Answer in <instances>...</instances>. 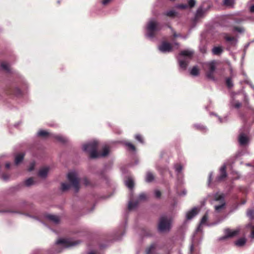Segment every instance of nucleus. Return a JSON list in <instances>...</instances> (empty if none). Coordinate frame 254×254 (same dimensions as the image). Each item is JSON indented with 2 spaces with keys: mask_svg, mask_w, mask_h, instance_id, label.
Segmentation results:
<instances>
[{
  "mask_svg": "<svg viewBox=\"0 0 254 254\" xmlns=\"http://www.w3.org/2000/svg\"><path fill=\"white\" fill-rule=\"evenodd\" d=\"M45 218L48 221L52 222L54 224H58L60 222V217L54 214H46L44 216Z\"/></svg>",
  "mask_w": 254,
  "mask_h": 254,
  "instance_id": "nucleus-15",
  "label": "nucleus"
},
{
  "mask_svg": "<svg viewBox=\"0 0 254 254\" xmlns=\"http://www.w3.org/2000/svg\"><path fill=\"white\" fill-rule=\"evenodd\" d=\"M0 66L2 69L4 70L6 72H10L11 68L9 64L6 63V62H3L0 64Z\"/></svg>",
  "mask_w": 254,
  "mask_h": 254,
  "instance_id": "nucleus-25",
  "label": "nucleus"
},
{
  "mask_svg": "<svg viewBox=\"0 0 254 254\" xmlns=\"http://www.w3.org/2000/svg\"><path fill=\"white\" fill-rule=\"evenodd\" d=\"M84 184L86 186H87L88 184V182L86 179L84 180Z\"/></svg>",
  "mask_w": 254,
  "mask_h": 254,
  "instance_id": "nucleus-59",
  "label": "nucleus"
},
{
  "mask_svg": "<svg viewBox=\"0 0 254 254\" xmlns=\"http://www.w3.org/2000/svg\"><path fill=\"white\" fill-rule=\"evenodd\" d=\"M125 184L127 188L131 189L133 187L134 183L133 180L129 178L125 181Z\"/></svg>",
  "mask_w": 254,
  "mask_h": 254,
  "instance_id": "nucleus-31",
  "label": "nucleus"
},
{
  "mask_svg": "<svg viewBox=\"0 0 254 254\" xmlns=\"http://www.w3.org/2000/svg\"><path fill=\"white\" fill-rule=\"evenodd\" d=\"M186 194H187V191H186V190H184L182 191V192L180 194V195H185Z\"/></svg>",
  "mask_w": 254,
  "mask_h": 254,
  "instance_id": "nucleus-54",
  "label": "nucleus"
},
{
  "mask_svg": "<svg viewBox=\"0 0 254 254\" xmlns=\"http://www.w3.org/2000/svg\"><path fill=\"white\" fill-rule=\"evenodd\" d=\"M242 21V20L241 19H239L236 20L235 23H238L241 22Z\"/></svg>",
  "mask_w": 254,
  "mask_h": 254,
  "instance_id": "nucleus-57",
  "label": "nucleus"
},
{
  "mask_svg": "<svg viewBox=\"0 0 254 254\" xmlns=\"http://www.w3.org/2000/svg\"><path fill=\"white\" fill-rule=\"evenodd\" d=\"M194 127L198 130H199L200 131L202 132H206L207 130V127L202 125L200 124H194Z\"/></svg>",
  "mask_w": 254,
  "mask_h": 254,
  "instance_id": "nucleus-30",
  "label": "nucleus"
},
{
  "mask_svg": "<svg viewBox=\"0 0 254 254\" xmlns=\"http://www.w3.org/2000/svg\"><path fill=\"white\" fill-rule=\"evenodd\" d=\"M236 95H237V94L236 93H233L231 94L232 99L230 101V106L232 107H234L236 109H239L241 107L242 104L239 101L236 100L235 99L234 97Z\"/></svg>",
  "mask_w": 254,
  "mask_h": 254,
  "instance_id": "nucleus-18",
  "label": "nucleus"
},
{
  "mask_svg": "<svg viewBox=\"0 0 254 254\" xmlns=\"http://www.w3.org/2000/svg\"><path fill=\"white\" fill-rule=\"evenodd\" d=\"M147 198V195L145 193H141L138 197L137 200L135 202L129 201L128 205V208L129 210H132L137 207L138 203L140 201L146 200Z\"/></svg>",
  "mask_w": 254,
  "mask_h": 254,
  "instance_id": "nucleus-12",
  "label": "nucleus"
},
{
  "mask_svg": "<svg viewBox=\"0 0 254 254\" xmlns=\"http://www.w3.org/2000/svg\"><path fill=\"white\" fill-rule=\"evenodd\" d=\"M125 144L127 146L128 150L133 152L135 151V147L132 143L130 142H126Z\"/></svg>",
  "mask_w": 254,
  "mask_h": 254,
  "instance_id": "nucleus-36",
  "label": "nucleus"
},
{
  "mask_svg": "<svg viewBox=\"0 0 254 254\" xmlns=\"http://www.w3.org/2000/svg\"><path fill=\"white\" fill-rule=\"evenodd\" d=\"M209 197L216 212L220 213L225 208L226 202L224 193L217 192L209 195Z\"/></svg>",
  "mask_w": 254,
  "mask_h": 254,
  "instance_id": "nucleus-2",
  "label": "nucleus"
},
{
  "mask_svg": "<svg viewBox=\"0 0 254 254\" xmlns=\"http://www.w3.org/2000/svg\"><path fill=\"white\" fill-rule=\"evenodd\" d=\"M200 50L202 53H205L207 51V49L205 46H203L200 47Z\"/></svg>",
  "mask_w": 254,
  "mask_h": 254,
  "instance_id": "nucleus-48",
  "label": "nucleus"
},
{
  "mask_svg": "<svg viewBox=\"0 0 254 254\" xmlns=\"http://www.w3.org/2000/svg\"><path fill=\"white\" fill-rule=\"evenodd\" d=\"M175 44H176V45H177L178 46V45H179V44H178V43H175Z\"/></svg>",
  "mask_w": 254,
  "mask_h": 254,
  "instance_id": "nucleus-64",
  "label": "nucleus"
},
{
  "mask_svg": "<svg viewBox=\"0 0 254 254\" xmlns=\"http://www.w3.org/2000/svg\"><path fill=\"white\" fill-rule=\"evenodd\" d=\"M135 138L139 142H140L141 143H143V138H142V137L140 135H139V134L135 135Z\"/></svg>",
  "mask_w": 254,
  "mask_h": 254,
  "instance_id": "nucleus-43",
  "label": "nucleus"
},
{
  "mask_svg": "<svg viewBox=\"0 0 254 254\" xmlns=\"http://www.w3.org/2000/svg\"><path fill=\"white\" fill-rule=\"evenodd\" d=\"M154 194L156 198H159L161 195V191L158 190H154Z\"/></svg>",
  "mask_w": 254,
  "mask_h": 254,
  "instance_id": "nucleus-44",
  "label": "nucleus"
},
{
  "mask_svg": "<svg viewBox=\"0 0 254 254\" xmlns=\"http://www.w3.org/2000/svg\"><path fill=\"white\" fill-rule=\"evenodd\" d=\"M67 178L73 188L75 191L77 192L79 190L80 186L79 180L76 172L74 171L69 172L67 175Z\"/></svg>",
  "mask_w": 254,
  "mask_h": 254,
  "instance_id": "nucleus-8",
  "label": "nucleus"
},
{
  "mask_svg": "<svg viewBox=\"0 0 254 254\" xmlns=\"http://www.w3.org/2000/svg\"><path fill=\"white\" fill-rule=\"evenodd\" d=\"M80 243L79 241H73L69 239H60L56 242V245H60L62 248H69L75 246Z\"/></svg>",
  "mask_w": 254,
  "mask_h": 254,
  "instance_id": "nucleus-9",
  "label": "nucleus"
},
{
  "mask_svg": "<svg viewBox=\"0 0 254 254\" xmlns=\"http://www.w3.org/2000/svg\"><path fill=\"white\" fill-rule=\"evenodd\" d=\"M161 29L160 24L154 18H151L147 22L145 26V36L150 40L153 39Z\"/></svg>",
  "mask_w": 254,
  "mask_h": 254,
  "instance_id": "nucleus-3",
  "label": "nucleus"
},
{
  "mask_svg": "<svg viewBox=\"0 0 254 254\" xmlns=\"http://www.w3.org/2000/svg\"><path fill=\"white\" fill-rule=\"evenodd\" d=\"M204 13V11L201 7H199L196 11V16L197 17L201 16Z\"/></svg>",
  "mask_w": 254,
  "mask_h": 254,
  "instance_id": "nucleus-41",
  "label": "nucleus"
},
{
  "mask_svg": "<svg viewBox=\"0 0 254 254\" xmlns=\"http://www.w3.org/2000/svg\"><path fill=\"white\" fill-rule=\"evenodd\" d=\"M193 52L190 50H184L182 51L179 57L178 61L180 67L186 70L189 62V60L191 58Z\"/></svg>",
  "mask_w": 254,
  "mask_h": 254,
  "instance_id": "nucleus-4",
  "label": "nucleus"
},
{
  "mask_svg": "<svg viewBox=\"0 0 254 254\" xmlns=\"http://www.w3.org/2000/svg\"><path fill=\"white\" fill-rule=\"evenodd\" d=\"M233 31L234 32L242 33L245 31V29L242 27H234Z\"/></svg>",
  "mask_w": 254,
  "mask_h": 254,
  "instance_id": "nucleus-40",
  "label": "nucleus"
},
{
  "mask_svg": "<svg viewBox=\"0 0 254 254\" xmlns=\"http://www.w3.org/2000/svg\"><path fill=\"white\" fill-rule=\"evenodd\" d=\"M226 83L227 87L229 88H231L233 86V82L231 78L228 77L226 79Z\"/></svg>",
  "mask_w": 254,
  "mask_h": 254,
  "instance_id": "nucleus-39",
  "label": "nucleus"
},
{
  "mask_svg": "<svg viewBox=\"0 0 254 254\" xmlns=\"http://www.w3.org/2000/svg\"><path fill=\"white\" fill-rule=\"evenodd\" d=\"M37 135L44 138L53 137L57 139L58 141L65 143L67 141L68 139L64 136L61 134H54L50 133L46 130L41 129L37 132Z\"/></svg>",
  "mask_w": 254,
  "mask_h": 254,
  "instance_id": "nucleus-5",
  "label": "nucleus"
},
{
  "mask_svg": "<svg viewBox=\"0 0 254 254\" xmlns=\"http://www.w3.org/2000/svg\"><path fill=\"white\" fill-rule=\"evenodd\" d=\"M248 128L241 129L238 137V141L240 145H245L249 142V138L248 137Z\"/></svg>",
  "mask_w": 254,
  "mask_h": 254,
  "instance_id": "nucleus-10",
  "label": "nucleus"
},
{
  "mask_svg": "<svg viewBox=\"0 0 254 254\" xmlns=\"http://www.w3.org/2000/svg\"><path fill=\"white\" fill-rule=\"evenodd\" d=\"M251 87L254 90V85L252 83L250 84Z\"/></svg>",
  "mask_w": 254,
  "mask_h": 254,
  "instance_id": "nucleus-60",
  "label": "nucleus"
},
{
  "mask_svg": "<svg viewBox=\"0 0 254 254\" xmlns=\"http://www.w3.org/2000/svg\"><path fill=\"white\" fill-rule=\"evenodd\" d=\"M145 180L147 183L152 182L154 180V176L151 172L149 171L147 172Z\"/></svg>",
  "mask_w": 254,
  "mask_h": 254,
  "instance_id": "nucleus-26",
  "label": "nucleus"
},
{
  "mask_svg": "<svg viewBox=\"0 0 254 254\" xmlns=\"http://www.w3.org/2000/svg\"><path fill=\"white\" fill-rule=\"evenodd\" d=\"M226 165L224 164L220 169V175L216 178L218 181L223 180L227 177V173L226 172Z\"/></svg>",
  "mask_w": 254,
  "mask_h": 254,
  "instance_id": "nucleus-16",
  "label": "nucleus"
},
{
  "mask_svg": "<svg viewBox=\"0 0 254 254\" xmlns=\"http://www.w3.org/2000/svg\"><path fill=\"white\" fill-rule=\"evenodd\" d=\"M234 0H224V4L227 6H232L234 4Z\"/></svg>",
  "mask_w": 254,
  "mask_h": 254,
  "instance_id": "nucleus-38",
  "label": "nucleus"
},
{
  "mask_svg": "<svg viewBox=\"0 0 254 254\" xmlns=\"http://www.w3.org/2000/svg\"><path fill=\"white\" fill-rule=\"evenodd\" d=\"M27 87V84L26 83H24V87H23V88H26Z\"/></svg>",
  "mask_w": 254,
  "mask_h": 254,
  "instance_id": "nucleus-61",
  "label": "nucleus"
},
{
  "mask_svg": "<svg viewBox=\"0 0 254 254\" xmlns=\"http://www.w3.org/2000/svg\"><path fill=\"white\" fill-rule=\"evenodd\" d=\"M224 38L227 41L231 42L232 45L235 46L237 43V39L235 37L230 36L226 34Z\"/></svg>",
  "mask_w": 254,
  "mask_h": 254,
  "instance_id": "nucleus-23",
  "label": "nucleus"
},
{
  "mask_svg": "<svg viewBox=\"0 0 254 254\" xmlns=\"http://www.w3.org/2000/svg\"><path fill=\"white\" fill-rule=\"evenodd\" d=\"M250 237L252 239H254V226L252 227V232Z\"/></svg>",
  "mask_w": 254,
  "mask_h": 254,
  "instance_id": "nucleus-52",
  "label": "nucleus"
},
{
  "mask_svg": "<svg viewBox=\"0 0 254 254\" xmlns=\"http://www.w3.org/2000/svg\"><path fill=\"white\" fill-rule=\"evenodd\" d=\"M173 46L169 43L163 42L159 46L158 49L162 53H169L172 50Z\"/></svg>",
  "mask_w": 254,
  "mask_h": 254,
  "instance_id": "nucleus-14",
  "label": "nucleus"
},
{
  "mask_svg": "<svg viewBox=\"0 0 254 254\" xmlns=\"http://www.w3.org/2000/svg\"><path fill=\"white\" fill-rule=\"evenodd\" d=\"M174 169L177 176V178L178 179H181L182 178V170L183 166L180 163H177L174 165Z\"/></svg>",
  "mask_w": 254,
  "mask_h": 254,
  "instance_id": "nucleus-19",
  "label": "nucleus"
},
{
  "mask_svg": "<svg viewBox=\"0 0 254 254\" xmlns=\"http://www.w3.org/2000/svg\"><path fill=\"white\" fill-rule=\"evenodd\" d=\"M198 213V210L197 207H194L186 214V218L188 220H190L194 217Z\"/></svg>",
  "mask_w": 254,
  "mask_h": 254,
  "instance_id": "nucleus-20",
  "label": "nucleus"
},
{
  "mask_svg": "<svg viewBox=\"0 0 254 254\" xmlns=\"http://www.w3.org/2000/svg\"><path fill=\"white\" fill-rule=\"evenodd\" d=\"M208 211H206L205 214L202 217L199 225L198 226L196 230V233H197L198 232H201L202 231V226H211L215 225L217 224V223H208Z\"/></svg>",
  "mask_w": 254,
  "mask_h": 254,
  "instance_id": "nucleus-11",
  "label": "nucleus"
},
{
  "mask_svg": "<svg viewBox=\"0 0 254 254\" xmlns=\"http://www.w3.org/2000/svg\"><path fill=\"white\" fill-rule=\"evenodd\" d=\"M35 164V163L34 162H32V163H31L30 165L28 168L29 171H32L34 169Z\"/></svg>",
  "mask_w": 254,
  "mask_h": 254,
  "instance_id": "nucleus-47",
  "label": "nucleus"
},
{
  "mask_svg": "<svg viewBox=\"0 0 254 254\" xmlns=\"http://www.w3.org/2000/svg\"><path fill=\"white\" fill-rule=\"evenodd\" d=\"M10 166V163H6L5 164V167H6L7 169L9 168Z\"/></svg>",
  "mask_w": 254,
  "mask_h": 254,
  "instance_id": "nucleus-56",
  "label": "nucleus"
},
{
  "mask_svg": "<svg viewBox=\"0 0 254 254\" xmlns=\"http://www.w3.org/2000/svg\"><path fill=\"white\" fill-rule=\"evenodd\" d=\"M144 235L145 236H149V234H148V233H145V234L144 233Z\"/></svg>",
  "mask_w": 254,
  "mask_h": 254,
  "instance_id": "nucleus-63",
  "label": "nucleus"
},
{
  "mask_svg": "<svg viewBox=\"0 0 254 254\" xmlns=\"http://www.w3.org/2000/svg\"><path fill=\"white\" fill-rule=\"evenodd\" d=\"M97 146L98 142L93 140L83 144L82 149L84 151L89 153L91 158L105 157L109 154V149L108 146H105L103 148V152L100 153L97 151Z\"/></svg>",
  "mask_w": 254,
  "mask_h": 254,
  "instance_id": "nucleus-1",
  "label": "nucleus"
},
{
  "mask_svg": "<svg viewBox=\"0 0 254 254\" xmlns=\"http://www.w3.org/2000/svg\"><path fill=\"white\" fill-rule=\"evenodd\" d=\"M174 36L175 37H180V36H180V35H178V34H177L176 33H174Z\"/></svg>",
  "mask_w": 254,
  "mask_h": 254,
  "instance_id": "nucleus-58",
  "label": "nucleus"
},
{
  "mask_svg": "<svg viewBox=\"0 0 254 254\" xmlns=\"http://www.w3.org/2000/svg\"><path fill=\"white\" fill-rule=\"evenodd\" d=\"M247 216L251 219L254 218V210L253 209L248 210Z\"/></svg>",
  "mask_w": 254,
  "mask_h": 254,
  "instance_id": "nucleus-42",
  "label": "nucleus"
},
{
  "mask_svg": "<svg viewBox=\"0 0 254 254\" xmlns=\"http://www.w3.org/2000/svg\"><path fill=\"white\" fill-rule=\"evenodd\" d=\"M50 169V168L48 166L42 168L39 171L38 176L42 178H46Z\"/></svg>",
  "mask_w": 254,
  "mask_h": 254,
  "instance_id": "nucleus-21",
  "label": "nucleus"
},
{
  "mask_svg": "<svg viewBox=\"0 0 254 254\" xmlns=\"http://www.w3.org/2000/svg\"><path fill=\"white\" fill-rule=\"evenodd\" d=\"M240 229L237 228L234 230H231L230 229H226L224 230L225 236L220 238V240H224L227 238L233 237L237 236L240 232Z\"/></svg>",
  "mask_w": 254,
  "mask_h": 254,
  "instance_id": "nucleus-13",
  "label": "nucleus"
},
{
  "mask_svg": "<svg viewBox=\"0 0 254 254\" xmlns=\"http://www.w3.org/2000/svg\"><path fill=\"white\" fill-rule=\"evenodd\" d=\"M36 183V181L33 178H29L26 180L24 182V185L26 187H30L32 185H35Z\"/></svg>",
  "mask_w": 254,
  "mask_h": 254,
  "instance_id": "nucleus-28",
  "label": "nucleus"
},
{
  "mask_svg": "<svg viewBox=\"0 0 254 254\" xmlns=\"http://www.w3.org/2000/svg\"><path fill=\"white\" fill-rule=\"evenodd\" d=\"M8 177L5 175H3L2 176V179L4 181H7L8 180Z\"/></svg>",
  "mask_w": 254,
  "mask_h": 254,
  "instance_id": "nucleus-53",
  "label": "nucleus"
},
{
  "mask_svg": "<svg viewBox=\"0 0 254 254\" xmlns=\"http://www.w3.org/2000/svg\"><path fill=\"white\" fill-rule=\"evenodd\" d=\"M203 66L207 78L212 80H215L214 73L216 69L215 61H213L206 63L204 64Z\"/></svg>",
  "mask_w": 254,
  "mask_h": 254,
  "instance_id": "nucleus-7",
  "label": "nucleus"
},
{
  "mask_svg": "<svg viewBox=\"0 0 254 254\" xmlns=\"http://www.w3.org/2000/svg\"><path fill=\"white\" fill-rule=\"evenodd\" d=\"M88 254H95V253H94L93 252L91 251V252H90L88 253Z\"/></svg>",
  "mask_w": 254,
  "mask_h": 254,
  "instance_id": "nucleus-62",
  "label": "nucleus"
},
{
  "mask_svg": "<svg viewBox=\"0 0 254 254\" xmlns=\"http://www.w3.org/2000/svg\"><path fill=\"white\" fill-rule=\"evenodd\" d=\"M211 114L216 116L218 118V120L220 123H226L229 120L228 116H227V115H226L224 117H223V118H221L219 116H217L216 114H214L213 113H212Z\"/></svg>",
  "mask_w": 254,
  "mask_h": 254,
  "instance_id": "nucleus-32",
  "label": "nucleus"
},
{
  "mask_svg": "<svg viewBox=\"0 0 254 254\" xmlns=\"http://www.w3.org/2000/svg\"><path fill=\"white\" fill-rule=\"evenodd\" d=\"M190 254H195V250L194 248L193 244H191V245L190 247Z\"/></svg>",
  "mask_w": 254,
  "mask_h": 254,
  "instance_id": "nucleus-46",
  "label": "nucleus"
},
{
  "mask_svg": "<svg viewBox=\"0 0 254 254\" xmlns=\"http://www.w3.org/2000/svg\"><path fill=\"white\" fill-rule=\"evenodd\" d=\"M112 0H102V4L104 5H106L108 4L109 2L111 1Z\"/></svg>",
  "mask_w": 254,
  "mask_h": 254,
  "instance_id": "nucleus-49",
  "label": "nucleus"
},
{
  "mask_svg": "<svg viewBox=\"0 0 254 254\" xmlns=\"http://www.w3.org/2000/svg\"><path fill=\"white\" fill-rule=\"evenodd\" d=\"M171 219L166 216H161L158 223V230L161 232L169 231L171 228Z\"/></svg>",
  "mask_w": 254,
  "mask_h": 254,
  "instance_id": "nucleus-6",
  "label": "nucleus"
},
{
  "mask_svg": "<svg viewBox=\"0 0 254 254\" xmlns=\"http://www.w3.org/2000/svg\"><path fill=\"white\" fill-rule=\"evenodd\" d=\"M157 250V245L155 244H152L146 250V254H155Z\"/></svg>",
  "mask_w": 254,
  "mask_h": 254,
  "instance_id": "nucleus-22",
  "label": "nucleus"
},
{
  "mask_svg": "<svg viewBox=\"0 0 254 254\" xmlns=\"http://www.w3.org/2000/svg\"><path fill=\"white\" fill-rule=\"evenodd\" d=\"M176 7L181 9H185L187 7V5L186 4H179Z\"/></svg>",
  "mask_w": 254,
  "mask_h": 254,
  "instance_id": "nucleus-50",
  "label": "nucleus"
},
{
  "mask_svg": "<svg viewBox=\"0 0 254 254\" xmlns=\"http://www.w3.org/2000/svg\"><path fill=\"white\" fill-rule=\"evenodd\" d=\"M212 176H213V173L212 172L210 173V174L209 175L208 180V185H209L210 184V182H211V181L212 180Z\"/></svg>",
  "mask_w": 254,
  "mask_h": 254,
  "instance_id": "nucleus-51",
  "label": "nucleus"
},
{
  "mask_svg": "<svg viewBox=\"0 0 254 254\" xmlns=\"http://www.w3.org/2000/svg\"><path fill=\"white\" fill-rule=\"evenodd\" d=\"M190 73L192 76H196L199 75V71L196 66H194L190 70Z\"/></svg>",
  "mask_w": 254,
  "mask_h": 254,
  "instance_id": "nucleus-34",
  "label": "nucleus"
},
{
  "mask_svg": "<svg viewBox=\"0 0 254 254\" xmlns=\"http://www.w3.org/2000/svg\"><path fill=\"white\" fill-rule=\"evenodd\" d=\"M250 10L251 12H254V5H253L250 7Z\"/></svg>",
  "mask_w": 254,
  "mask_h": 254,
  "instance_id": "nucleus-55",
  "label": "nucleus"
},
{
  "mask_svg": "<svg viewBox=\"0 0 254 254\" xmlns=\"http://www.w3.org/2000/svg\"><path fill=\"white\" fill-rule=\"evenodd\" d=\"M71 187V185L67 183H63L61 185V189L63 191H66Z\"/></svg>",
  "mask_w": 254,
  "mask_h": 254,
  "instance_id": "nucleus-35",
  "label": "nucleus"
},
{
  "mask_svg": "<svg viewBox=\"0 0 254 254\" xmlns=\"http://www.w3.org/2000/svg\"><path fill=\"white\" fill-rule=\"evenodd\" d=\"M13 94L17 97H19L22 95V93L19 88L16 87L13 90Z\"/></svg>",
  "mask_w": 254,
  "mask_h": 254,
  "instance_id": "nucleus-37",
  "label": "nucleus"
},
{
  "mask_svg": "<svg viewBox=\"0 0 254 254\" xmlns=\"http://www.w3.org/2000/svg\"><path fill=\"white\" fill-rule=\"evenodd\" d=\"M126 224L120 226L119 230L115 233V239L117 240H120L125 233Z\"/></svg>",
  "mask_w": 254,
  "mask_h": 254,
  "instance_id": "nucleus-17",
  "label": "nucleus"
},
{
  "mask_svg": "<svg viewBox=\"0 0 254 254\" xmlns=\"http://www.w3.org/2000/svg\"><path fill=\"white\" fill-rule=\"evenodd\" d=\"M25 154L24 153H19L15 157L14 163L16 165H18L23 160Z\"/></svg>",
  "mask_w": 254,
  "mask_h": 254,
  "instance_id": "nucleus-24",
  "label": "nucleus"
},
{
  "mask_svg": "<svg viewBox=\"0 0 254 254\" xmlns=\"http://www.w3.org/2000/svg\"><path fill=\"white\" fill-rule=\"evenodd\" d=\"M196 1L195 0H189L188 1V4L189 6L191 8L194 6L195 4Z\"/></svg>",
  "mask_w": 254,
  "mask_h": 254,
  "instance_id": "nucleus-45",
  "label": "nucleus"
},
{
  "mask_svg": "<svg viewBox=\"0 0 254 254\" xmlns=\"http://www.w3.org/2000/svg\"><path fill=\"white\" fill-rule=\"evenodd\" d=\"M165 15L170 17H174L177 15V12L174 10H170L165 13Z\"/></svg>",
  "mask_w": 254,
  "mask_h": 254,
  "instance_id": "nucleus-33",
  "label": "nucleus"
},
{
  "mask_svg": "<svg viewBox=\"0 0 254 254\" xmlns=\"http://www.w3.org/2000/svg\"><path fill=\"white\" fill-rule=\"evenodd\" d=\"M246 243V239L245 238H241L235 241V244L236 246L241 247L244 246Z\"/></svg>",
  "mask_w": 254,
  "mask_h": 254,
  "instance_id": "nucleus-27",
  "label": "nucleus"
},
{
  "mask_svg": "<svg viewBox=\"0 0 254 254\" xmlns=\"http://www.w3.org/2000/svg\"><path fill=\"white\" fill-rule=\"evenodd\" d=\"M223 51L221 47H215L212 49V52L213 55H219L222 53Z\"/></svg>",
  "mask_w": 254,
  "mask_h": 254,
  "instance_id": "nucleus-29",
  "label": "nucleus"
}]
</instances>
